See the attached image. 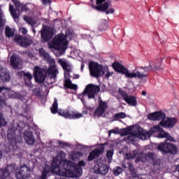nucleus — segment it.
I'll use <instances>...</instances> for the list:
<instances>
[{
  "instance_id": "obj_46",
  "label": "nucleus",
  "mask_w": 179,
  "mask_h": 179,
  "mask_svg": "<svg viewBox=\"0 0 179 179\" xmlns=\"http://www.w3.org/2000/svg\"><path fill=\"white\" fill-rule=\"evenodd\" d=\"M99 29V30H101V31L103 30H106V29H107V20H103Z\"/></svg>"
},
{
  "instance_id": "obj_52",
  "label": "nucleus",
  "mask_w": 179,
  "mask_h": 179,
  "mask_svg": "<svg viewBox=\"0 0 179 179\" xmlns=\"http://www.w3.org/2000/svg\"><path fill=\"white\" fill-rule=\"evenodd\" d=\"M103 2H106V0H96V4L97 6H100V5H103Z\"/></svg>"
},
{
  "instance_id": "obj_32",
  "label": "nucleus",
  "mask_w": 179,
  "mask_h": 179,
  "mask_svg": "<svg viewBox=\"0 0 179 179\" xmlns=\"http://www.w3.org/2000/svg\"><path fill=\"white\" fill-rule=\"evenodd\" d=\"M131 134L134 135V136H143V138H146V134H145L143 130L141 129V127L139 126L133 130Z\"/></svg>"
},
{
  "instance_id": "obj_34",
  "label": "nucleus",
  "mask_w": 179,
  "mask_h": 179,
  "mask_svg": "<svg viewBox=\"0 0 179 179\" xmlns=\"http://www.w3.org/2000/svg\"><path fill=\"white\" fill-rule=\"evenodd\" d=\"M58 64L61 65L62 68L64 69V71H66V72H72V69L69 68V64L66 63V62L59 59L58 60Z\"/></svg>"
},
{
  "instance_id": "obj_29",
  "label": "nucleus",
  "mask_w": 179,
  "mask_h": 179,
  "mask_svg": "<svg viewBox=\"0 0 179 179\" xmlns=\"http://www.w3.org/2000/svg\"><path fill=\"white\" fill-rule=\"evenodd\" d=\"M0 79L3 82H9L10 80V74L6 70L1 69L0 71Z\"/></svg>"
},
{
  "instance_id": "obj_13",
  "label": "nucleus",
  "mask_w": 179,
  "mask_h": 179,
  "mask_svg": "<svg viewBox=\"0 0 179 179\" xmlns=\"http://www.w3.org/2000/svg\"><path fill=\"white\" fill-rule=\"evenodd\" d=\"M155 132H158L157 138H159V139H163L164 138H167L169 136V133L166 132L163 128L160 127V126H155L152 128H150V131L146 132V135L150 138L153 135V134H155Z\"/></svg>"
},
{
  "instance_id": "obj_53",
  "label": "nucleus",
  "mask_w": 179,
  "mask_h": 179,
  "mask_svg": "<svg viewBox=\"0 0 179 179\" xmlns=\"http://www.w3.org/2000/svg\"><path fill=\"white\" fill-rule=\"evenodd\" d=\"M78 165L80 166V167H85V166H86V162L83 160L79 161Z\"/></svg>"
},
{
  "instance_id": "obj_36",
  "label": "nucleus",
  "mask_w": 179,
  "mask_h": 179,
  "mask_svg": "<svg viewBox=\"0 0 179 179\" xmlns=\"http://www.w3.org/2000/svg\"><path fill=\"white\" fill-rule=\"evenodd\" d=\"M83 156V153L80 151H74L71 155V159L73 160V162H76V160H79L80 157H82Z\"/></svg>"
},
{
  "instance_id": "obj_38",
  "label": "nucleus",
  "mask_w": 179,
  "mask_h": 179,
  "mask_svg": "<svg viewBox=\"0 0 179 179\" xmlns=\"http://www.w3.org/2000/svg\"><path fill=\"white\" fill-rule=\"evenodd\" d=\"M127 166L129 167V171L131 173L132 177L136 178V172L135 171L134 164H132V162H128Z\"/></svg>"
},
{
  "instance_id": "obj_5",
  "label": "nucleus",
  "mask_w": 179,
  "mask_h": 179,
  "mask_svg": "<svg viewBox=\"0 0 179 179\" xmlns=\"http://www.w3.org/2000/svg\"><path fill=\"white\" fill-rule=\"evenodd\" d=\"M49 45L50 48H54L57 51H61V52H65L68 48V43L65 39V36L62 34L55 36Z\"/></svg>"
},
{
  "instance_id": "obj_45",
  "label": "nucleus",
  "mask_w": 179,
  "mask_h": 179,
  "mask_svg": "<svg viewBox=\"0 0 179 179\" xmlns=\"http://www.w3.org/2000/svg\"><path fill=\"white\" fill-rule=\"evenodd\" d=\"M7 124L6 120L3 117V115L0 113V128H1V127L6 126Z\"/></svg>"
},
{
  "instance_id": "obj_3",
  "label": "nucleus",
  "mask_w": 179,
  "mask_h": 179,
  "mask_svg": "<svg viewBox=\"0 0 179 179\" xmlns=\"http://www.w3.org/2000/svg\"><path fill=\"white\" fill-rule=\"evenodd\" d=\"M112 67L115 72H117V73H122V75H124V76L128 78H138V79H143V78H148V74L141 73L140 71H136V73L129 72V70L118 62H113L112 64Z\"/></svg>"
},
{
  "instance_id": "obj_17",
  "label": "nucleus",
  "mask_w": 179,
  "mask_h": 179,
  "mask_svg": "<svg viewBox=\"0 0 179 179\" xmlns=\"http://www.w3.org/2000/svg\"><path fill=\"white\" fill-rule=\"evenodd\" d=\"M178 120L176 117H165L164 120L159 122V125L163 128H174L176 124H177Z\"/></svg>"
},
{
  "instance_id": "obj_50",
  "label": "nucleus",
  "mask_w": 179,
  "mask_h": 179,
  "mask_svg": "<svg viewBox=\"0 0 179 179\" xmlns=\"http://www.w3.org/2000/svg\"><path fill=\"white\" fill-rule=\"evenodd\" d=\"M23 169H25L27 171H28V173H31V171H33V169H31L30 167L27 166V165L26 164H23Z\"/></svg>"
},
{
  "instance_id": "obj_43",
  "label": "nucleus",
  "mask_w": 179,
  "mask_h": 179,
  "mask_svg": "<svg viewBox=\"0 0 179 179\" xmlns=\"http://www.w3.org/2000/svg\"><path fill=\"white\" fill-rule=\"evenodd\" d=\"M123 169L120 166H116L113 169V174L114 176H120L121 173H122Z\"/></svg>"
},
{
  "instance_id": "obj_55",
  "label": "nucleus",
  "mask_w": 179,
  "mask_h": 179,
  "mask_svg": "<svg viewBox=\"0 0 179 179\" xmlns=\"http://www.w3.org/2000/svg\"><path fill=\"white\" fill-rule=\"evenodd\" d=\"M43 5H50L51 3V0H42Z\"/></svg>"
},
{
  "instance_id": "obj_9",
  "label": "nucleus",
  "mask_w": 179,
  "mask_h": 179,
  "mask_svg": "<svg viewBox=\"0 0 179 179\" xmlns=\"http://www.w3.org/2000/svg\"><path fill=\"white\" fill-rule=\"evenodd\" d=\"M89 69L91 76L94 78H100L105 73L104 71H103V66L96 62H90L89 63Z\"/></svg>"
},
{
  "instance_id": "obj_24",
  "label": "nucleus",
  "mask_w": 179,
  "mask_h": 179,
  "mask_svg": "<svg viewBox=\"0 0 179 179\" xmlns=\"http://www.w3.org/2000/svg\"><path fill=\"white\" fill-rule=\"evenodd\" d=\"M10 62L11 66H13L14 69H18L19 66L22 62V58L19 57L17 55L13 54L10 59Z\"/></svg>"
},
{
  "instance_id": "obj_64",
  "label": "nucleus",
  "mask_w": 179,
  "mask_h": 179,
  "mask_svg": "<svg viewBox=\"0 0 179 179\" xmlns=\"http://www.w3.org/2000/svg\"><path fill=\"white\" fill-rule=\"evenodd\" d=\"M18 75H19V76H22V75H23V71L18 72Z\"/></svg>"
},
{
  "instance_id": "obj_20",
  "label": "nucleus",
  "mask_w": 179,
  "mask_h": 179,
  "mask_svg": "<svg viewBox=\"0 0 179 179\" xmlns=\"http://www.w3.org/2000/svg\"><path fill=\"white\" fill-rule=\"evenodd\" d=\"M0 93L6 94V99H17V94L5 86H0Z\"/></svg>"
},
{
  "instance_id": "obj_59",
  "label": "nucleus",
  "mask_w": 179,
  "mask_h": 179,
  "mask_svg": "<svg viewBox=\"0 0 179 179\" xmlns=\"http://www.w3.org/2000/svg\"><path fill=\"white\" fill-rule=\"evenodd\" d=\"M83 69H85V64H82L80 66V71L81 72H83Z\"/></svg>"
},
{
  "instance_id": "obj_15",
  "label": "nucleus",
  "mask_w": 179,
  "mask_h": 179,
  "mask_svg": "<svg viewBox=\"0 0 179 179\" xmlns=\"http://www.w3.org/2000/svg\"><path fill=\"white\" fill-rule=\"evenodd\" d=\"M17 134H19V130H17V129L15 127L8 129L7 138L9 142H15V143L22 142V137Z\"/></svg>"
},
{
  "instance_id": "obj_6",
  "label": "nucleus",
  "mask_w": 179,
  "mask_h": 179,
  "mask_svg": "<svg viewBox=\"0 0 179 179\" xmlns=\"http://www.w3.org/2000/svg\"><path fill=\"white\" fill-rule=\"evenodd\" d=\"M164 59V56L159 55L157 57L156 62H150L149 66H140L136 67V69H143L144 73L150 72V71H152V69H155V71H159V69H163V64H162L163 59Z\"/></svg>"
},
{
  "instance_id": "obj_39",
  "label": "nucleus",
  "mask_w": 179,
  "mask_h": 179,
  "mask_svg": "<svg viewBox=\"0 0 179 179\" xmlns=\"http://www.w3.org/2000/svg\"><path fill=\"white\" fill-rule=\"evenodd\" d=\"M15 43H17V44H19L20 47H23V37L20 35H17L14 38Z\"/></svg>"
},
{
  "instance_id": "obj_12",
  "label": "nucleus",
  "mask_w": 179,
  "mask_h": 179,
  "mask_svg": "<svg viewBox=\"0 0 179 179\" xmlns=\"http://www.w3.org/2000/svg\"><path fill=\"white\" fill-rule=\"evenodd\" d=\"M54 32L51 27L43 25L41 31V37L43 43H48L52 38Z\"/></svg>"
},
{
  "instance_id": "obj_4",
  "label": "nucleus",
  "mask_w": 179,
  "mask_h": 179,
  "mask_svg": "<svg viewBox=\"0 0 179 179\" xmlns=\"http://www.w3.org/2000/svg\"><path fill=\"white\" fill-rule=\"evenodd\" d=\"M22 169H23V166L19 169L15 164L8 165L6 169L1 171L0 179H8L10 177V174L13 173L15 174L17 179H23V171H22Z\"/></svg>"
},
{
  "instance_id": "obj_54",
  "label": "nucleus",
  "mask_w": 179,
  "mask_h": 179,
  "mask_svg": "<svg viewBox=\"0 0 179 179\" xmlns=\"http://www.w3.org/2000/svg\"><path fill=\"white\" fill-rule=\"evenodd\" d=\"M167 141H170V142H174V138L173 136H170V134L168 133V136L166 137Z\"/></svg>"
},
{
  "instance_id": "obj_37",
  "label": "nucleus",
  "mask_w": 179,
  "mask_h": 179,
  "mask_svg": "<svg viewBox=\"0 0 179 179\" xmlns=\"http://www.w3.org/2000/svg\"><path fill=\"white\" fill-rule=\"evenodd\" d=\"M124 118H127V114L124 112H120L114 115L113 120L115 121H118V120H122Z\"/></svg>"
},
{
  "instance_id": "obj_33",
  "label": "nucleus",
  "mask_w": 179,
  "mask_h": 179,
  "mask_svg": "<svg viewBox=\"0 0 179 179\" xmlns=\"http://www.w3.org/2000/svg\"><path fill=\"white\" fill-rule=\"evenodd\" d=\"M24 20L32 27H37V21L34 20L31 17L25 15L24 16Z\"/></svg>"
},
{
  "instance_id": "obj_47",
  "label": "nucleus",
  "mask_w": 179,
  "mask_h": 179,
  "mask_svg": "<svg viewBox=\"0 0 179 179\" xmlns=\"http://www.w3.org/2000/svg\"><path fill=\"white\" fill-rule=\"evenodd\" d=\"M118 93L120 95L122 96L123 100H125V99L127 98V96H129L128 94H127V92H125V91H124L122 89L120 88L118 90Z\"/></svg>"
},
{
  "instance_id": "obj_8",
  "label": "nucleus",
  "mask_w": 179,
  "mask_h": 179,
  "mask_svg": "<svg viewBox=\"0 0 179 179\" xmlns=\"http://www.w3.org/2000/svg\"><path fill=\"white\" fill-rule=\"evenodd\" d=\"M157 150L162 153H169V155H177L178 148L176 145L171 143L163 142L160 143L157 146Z\"/></svg>"
},
{
  "instance_id": "obj_61",
  "label": "nucleus",
  "mask_w": 179,
  "mask_h": 179,
  "mask_svg": "<svg viewBox=\"0 0 179 179\" xmlns=\"http://www.w3.org/2000/svg\"><path fill=\"white\" fill-rule=\"evenodd\" d=\"M83 114L87 115V114H88L87 110H83Z\"/></svg>"
},
{
  "instance_id": "obj_41",
  "label": "nucleus",
  "mask_w": 179,
  "mask_h": 179,
  "mask_svg": "<svg viewBox=\"0 0 179 179\" xmlns=\"http://www.w3.org/2000/svg\"><path fill=\"white\" fill-rule=\"evenodd\" d=\"M24 47H30L33 44V40L24 36L23 38Z\"/></svg>"
},
{
  "instance_id": "obj_18",
  "label": "nucleus",
  "mask_w": 179,
  "mask_h": 179,
  "mask_svg": "<svg viewBox=\"0 0 179 179\" xmlns=\"http://www.w3.org/2000/svg\"><path fill=\"white\" fill-rule=\"evenodd\" d=\"M148 118L151 121H164V120H166V113L162 111L154 112L152 113H150Z\"/></svg>"
},
{
  "instance_id": "obj_44",
  "label": "nucleus",
  "mask_w": 179,
  "mask_h": 179,
  "mask_svg": "<svg viewBox=\"0 0 179 179\" xmlns=\"http://www.w3.org/2000/svg\"><path fill=\"white\" fill-rule=\"evenodd\" d=\"M5 99H7L6 94L0 92V106H5Z\"/></svg>"
},
{
  "instance_id": "obj_7",
  "label": "nucleus",
  "mask_w": 179,
  "mask_h": 179,
  "mask_svg": "<svg viewBox=\"0 0 179 179\" xmlns=\"http://www.w3.org/2000/svg\"><path fill=\"white\" fill-rule=\"evenodd\" d=\"M107 103L103 100L99 101V106L94 110V107L88 106L87 107V110L90 111V113H94V117H97V118H100L101 117H106V110L108 108Z\"/></svg>"
},
{
  "instance_id": "obj_58",
  "label": "nucleus",
  "mask_w": 179,
  "mask_h": 179,
  "mask_svg": "<svg viewBox=\"0 0 179 179\" xmlns=\"http://www.w3.org/2000/svg\"><path fill=\"white\" fill-rule=\"evenodd\" d=\"M112 134H117V131H115V129L110 130V131H108V135H109V136H110Z\"/></svg>"
},
{
  "instance_id": "obj_14",
  "label": "nucleus",
  "mask_w": 179,
  "mask_h": 179,
  "mask_svg": "<svg viewBox=\"0 0 179 179\" xmlns=\"http://www.w3.org/2000/svg\"><path fill=\"white\" fill-rule=\"evenodd\" d=\"M13 3H14L16 9L14 8L13 5L9 4V12L12 16V17L14 19V20L16 22L17 19H19V17L20 16V10H19V8L22 6V3L19 1V0H11Z\"/></svg>"
},
{
  "instance_id": "obj_21",
  "label": "nucleus",
  "mask_w": 179,
  "mask_h": 179,
  "mask_svg": "<svg viewBox=\"0 0 179 179\" xmlns=\"http://www.w3.org/2000/svg\"><path fill=\"white\" fill-rule=\"evenodd\" d=\"M94 169L96 174H102L103 176H106V174L108 173V166L103 163L96 164Z\"/></svg>"
},
{
  "instance_id": "obj_42",
  "label": "nucleus",
  "mask_w": 179,
  "mask_h": 179,
  "mask_svg": "<svg viewBox=\"0 0 179 179\" xmlns=\"http://www.w3.org/2000/svg\"><path fill=\"white\" fill-rule=\"evenodd\" d=\"M145 157H148L150 160L153 161L154 166H157V162H155V154L153 152H148L146 154Z\"/></svg>"
},
{
  "instance_id": "obj_16",
  "label": "nucleus",
  "mask_w": 179,
  "mask_h": 179,
  "mask_svg": "<svg viewBox=\"0 0 179 179\" xmlns=\"http://www.w3.org/2000/svg\"><path fill=\"white\" fill-rule=\"evenodd\" d=\"M104 145L106 144H101V146L97 147L96 148L94 149L91 152H90L87 157V161L93 162L94 159L100 157V155L104 153Z\"/></svg>"
},
{
  "instance_id": "obj_25",
  "label": "nucleus",
  "mask_w": 179,
  "mask_h": 179,
  "mask_svg": "<svg viewBox=\"0 0 179 179\" xmlns=\"http://www.w3.org/2000/svg\"><path fill=\"white\" fill-rule=\"evenodd\" d=\"M48 64L50 65L48 70L49 75H51V78H57V75H58V70L57 69V65H55V60H53Z\"/></svg>"
},
{
  "instance_id": "obj_22",
  "label": "nucleus",
  "mask_w": 179,
  "mask_h": 179,
  "mask_svg": "<svg viewBox=\"0 0 179 179\" xmlns=\"http://www.w3.org/2000/svg\"><path fill=\"white\" fill-rule=\"evenodd\" d=\"M95 9L99 12H105L106 15H110V13H113L115 12L114 8L108 9V2H105L103 4L95 6Z\"/></svg>"
},
{
  "instance_id": "obj_40",
  "label": "nucleus",
  "mask_w": 179,
  "mask_h": 179,
  "mask_svg": "<svg viewBox=\"0 0 179 179\" xmlns=\"http://www.w3.org/2000/svg\"><path fill=\"white\" fill-rule=\"evenodd\" d=\"M6 22V21L5 20L3 11L2 10V8H0V27H3V26H5Z\"/></svg>"
},
{
  "instance_id": "obj_49",
  "label": "nucleus",
  "mask_w": 179,
  "mask_h": 179,
  "mask_svg": "<svg viewBox=\"0 0 179 179\" xmlns=\"http://www.w3.org/2000/svg\"><path fill=\"white\" fill-rule=\"evenodd\" d=\"M30 6H31V4H30V3L24 4L23 5L24 12H29V10H30Z\"/></svg>"
},
{
  "instance_id": "obj_51",
  "label": "nucleus",
  "mask_w": 179,
  "mask_h": 179,
  "mask_svg": "<svg viewBox=\"0 0 179 179\" xmlns=\"http://www.w3.org/2000/svg\"><path fill=\"white\" fill-rule=\"evenodd\" d=\"M113 75H114V72H107L106 74L105 75V78L106 79H108L110 76H112Z\"/></svg>"
},
{
  "instance_id": "obj_57",
  "label": "nucleus",
  "mask_w": 179,
  "mask_h": 179,
  "mask_svg": "<svg viewBox=\"0 0 179 179\" xmlns=\"http://www.w3.org/2000/svg\"><path fill=\"white\" fill-rule=\"evenodd\" d=\"M35 94L37 96V97H41V92H40V90H36Z\"/></svg>"
},
{
  "instance_id": "obj_1",
  "label": "nucleus",
  "mask_w": 179,
  "mask_h": 179,
  "mask_svg": "<svg viewBox=\"0 0 179 179\" xmlns=\"http://www.w3.org/2000/svg\"><path fill=\"white\" fill-rule=\"evenodd\" d=\"M52 169H58L57 174L62 177H68V176L70 177H74L75 178L82 177V168L78 167L76 164L71 161L64 162L62 168H59V164L53 162L52 164Z\"/></svg>"
},
{
  "instance_id": "obj_60",
  "label": "nucleus",
  "mask_w": 179,
  "mask_h": 179,
  "mask_svg": "<svg viewBox=\"0 0 179 179\" xmlns=\"http://www.w3.org/2000/svg\"><path fill=\"white\" fill-rule=\"evenodd\" d=\"M23 34H27V29L26 28H23Z\"/></svg>"
},
{
  "instance_id": "obj_28",
  "label": "nucleus",
  "mask_w": 179,
  "mask_h": 179,
  "mask_svg": "<svg viewBox=\"0 0 179 179\" xmlns=\"http://www.w3.org/2000/svg\"><path fill=\"white\" fill-rule=\"evenodd\" d=\"M125 102L129 104V106H131V107H135L138 106V101H136V97L134 96H129L127 98H124Z\"/></svg>"
},
{
  "instance_id": "obj_62",
  "label": "nucleus",
  "mask_w": 179,
  "mask_h": 179,
  "mask_svg": "<svg viewBox=\"0 0 179 179\" xmlns=\"http://www.w3.org/2000/svg\"><path fill=\"white\" fill-rule=\"evenodd\" d=\"M19 30L21 33H23V27H20Z\"/></svg>"
},
{
  "instance_id": "obj_27",
  "label": "nucleus",
  "mask_w": 179,
  "mask_h": 179,
  "mask_svg": "<svg viewBox=\"0 0 179 179\" xmlns=\"http://www.w3.org/2000/svg\"><path fill=\"white\" fill-rule=\"evenodd\" d=\"M23 76L25 86H27V87H31L33 86V84L31 83V79H33V76H31V74L29 73H24Z\"/></svg>"
},
{
  "instance_id": "obj_56",
  "label": "nucleus",
  "mask_w": 179,
  "mask_h": 179,
  "mask_svg": "<svg viewBox=\"0 0 179 179\" xmlns=\"http://www.w3.org/2000/svg\"><path fill=\"white\" fill-rule=\"evenodd\" d=\"M59 145L61 146L62 148H64V146H68V144L66 143L59 141Z\"/></svg>"
},
{
  "instance_id": "obj_11",
  "label": "nucleus",
  "mask_w": 179,
  "mask_h": 179,
  "mask_svg": "<svg viewBox=\"0 0 179 179\" xmlns=\"http://www.w3.org/2000/svg\"><path fill=\"white\" fill-rule=\"evenodd\" d=\"M100 92V86L89 84L86 86L85 89L84 90L83 94V96H88V99H95L96 94Z\"/></svg>"
},
{
  "instance_id": "obj_48",
  "label": "nucleus",
  "mask_w": 179,
  "mask_h": 179,
  "mask_svg": "<svg viewBox=\"0 0 179 179\" xmlns=\"http://www.w3.org/2000/svg\"><path fill=\"white\" fill-rule=\"evenodd\" d=\"M113 155H114V150H108L106 152V157L108 160H112Z\"/></svg>"
},
{
  "instance_id": "obj_23",
  "label": "nucleus",
  "mask_w": 179,
  "mask_h": 179,
  "mask_svg": "<svg viewBox=\"0 0 179 179\" xmlns=\"http://www.w3.org/2000/svg\"><path fill=\"white\" fill-rule=\"evenodd\" d=\"M38 52L39 57H41V58H43V59L45 60L48 64L55 60L51 56H50V53L47 52V51H45V50H44V48H43L38 50Z\"/></svg>"
},
{
  "instance_id": "obj_2",
  "label": "nucleus",
  "mask_w": 179,
  "mask_h": 179,
  "mask_svg": "<svg viewBox=\"0 0 179 179\" xmlns=\"http://www.w3.org/2000/svg\"><path fill=\"white\" fill-rule=\"evenodd\" d=\"M50 111L52 114H58L60 117H64V118H69V120H78L79 118H82V113H76L73 110H64L62 109L58 110V101L57 98L54 99V102L52 105V108H50Z\"/></svg>"
},
{
  "instance_id": "obj_35",
  "label": "nucleus",
  "mask_w": 179,
  "mask_h": 179,
  "mask_svg": "<svg viewBox=\"0 0 179 179\" xmlns=\"http://www.w3.org/2000/svg\"><path fill=\"white\" fill-rule=\"evenodd\" d=\"M5 34L6 37L10 38L15 36V29L9 27H6L5 29Z\"/></svg>"
},
{
  "instance_id": "obj_30",
  "label": "nucleus",
  "mask_w": 179,
  "mask_h": 179,
  "mask_svg": "<svg viewBox=\"0 0 179 179\" xmlns=\"http://www.w3.org/2000/svg\"><path fill=\"white\" fill-rule=\"evenodd\" d=\"M128 159H136V163H139L141 159L139 158V150H134L130 154L127 155Z\"/></svg>"
},
{
  "instance_id": "obj_10",
  "label": "nucleus",
  "mask_w": 179,
  "mask_h": 179,
  "mask_svg": "<svg viewBox=\"0 0 179 179\" xmlns=\"http://www.w3.org/2000/svg\"><path fill=\"white\" fill-rule=\"evenodd\" d=\"M47 76V71L45 69L36 66L34 68V78L36 83H44Z\"/></svg>"
},
{
  "instance_id": "obj_19",
  "label": "nucleus",
  "mask_w": 179,
  "mask_h": 179,
  "mask_svg": "<svg viewBox=\"0 0 179 179\" xmlns=\"http://www.w3.org/2000/svg\"><path fill=\"white\" fill-rule=\"evenodd\" d=\"M31 112L29 110V109H26L24 110L23 115V121H24V128L27 127L28 129H30L31 126L30 124L33 122V117H31Z\"/></svg>"
},
{
  "instance_id": "obj_31",
  "label": "nucleus",
  "mask_w": 179,
  "mask_h": 179,
  "mask_svg": "<svg viewBox=\"0 0 179 179\" xmlns=\"http://www.w3.org/2000/svg\"><path fill=\"white\" fill-rule=\"evenodd\" d=\"M64 87L66 89H71V90H78V85L72 83L71 79L67 78L64 80Z\"/></svg>"
},
{
  "instance_id": "obj_63",
  "label": "nucleus",
  "mask_w": 179,
  "mask_h": 179,
  "mask_svg": "<svg viewBox=\"0 0 179 179\" xmlns=\"http://www.w3.org/2000/svg\"><path fill=\"white\" fill-rule=\"evenodd\" d=\"M143 96H146L147 93L146 91H142Z\"/></svg>"
},
{
  "instance_id": "obj_26",
  "label": "nucleus",
  "mask_w": 179,
  "mask_h": 179,
  "mask_svg": "<svg viewBox=\"0 0 179 179\" xmlns=\"http://www.w3.org/2000/svg\"><path fill=\"white\" fill-rule=\"evenodd\" d=\"M24 137L27 145H34L36 138H34V136H33V132L24 131Z\"/></svg>"
}]
</instances>
